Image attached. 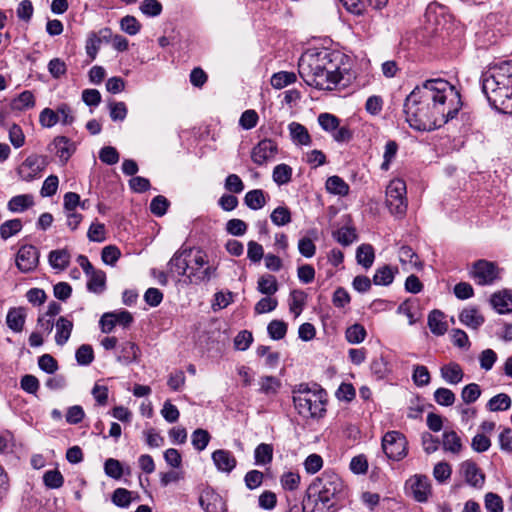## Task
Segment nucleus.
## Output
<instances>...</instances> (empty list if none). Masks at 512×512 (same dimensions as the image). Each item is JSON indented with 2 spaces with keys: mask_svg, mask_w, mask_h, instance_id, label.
<instances>
[{
  "mask_svg": "<svg viewBox=\"0 0 512 512\" xmlns=\"http://www.w3.org/2000/svg\"><path fill=\"white\" fill-rule=\"evenodd\" d=\"M87 288L94 293H101L105 288L106 274L102 270H96L89 276Z\"/></svg>",
  "mask_w": 512,
  "mask_h": 512,
  "instance_id": "41",
  "label": "nucleus"
},
{
  "mask_svg": "<svg viewBox=\"0 0 512 512\" xmlns=\"http://www.w3.org/2000/svg\"><path fill=\"white\" fill-rule=\"evenodd\" d=\"M333 237L341 245L349 246L356 240L357 234L354 228L344 226L335 231Z\"/></svg>",
  "mask_w": 512,
  "mask_h": 512,
  "instance_id": "42",
  "label": "nucleus"
},
{
  "mask_svg": "<svg viewBox=\"0 0 512 512\" xmlns=\"http://www.w3.org/2000/svg\"><path fill=\"white\" fill-rule=\"evenodd\" d=\"M314 491L315 507L322 512H328L345 493L342 479L335 473H324L317 482L310 487Z\"/></svg>",
  "mask_w": 512,
  "mask_h": 512,
  "instance_id": "5",
  "label": "nucleus"
},
{
  "mask_svg": "<svg viewBox=\"0 0 512 512\" xmlns=\"http://www.w3.org/2000/svg\"><path fill=\"white\" fill-rule=\"evenodd\" d=\"M441 444L445 452L452 454H459L463 448L462 440L454 430L444 431Z\"/></svg>",
  "mask_w": 512,
  "mask_h": 512,
  "instance_id": "23",
  "label": "nucleus"
},
{
  "mask_svg": "<svg viewBox=\"0 0 512 512\" xmlns=\"http://www.w3.org/2000/svg\"><path fill=\"white\" fill-rule=\"evenodd\" d=\"M356 259L359 265L365 269H369L375 260V252L373 246L370 244L360 245L356 250Z\"/></svg>",
  "mask_w": 512,
  "mask_h": 512,
  "instance_id": "27",
  "label": "nucleus"
},
{
  "mask_svg": "<svg viewBox=\"0 0 512 512\" xmlns=\"http://www.w3.org/2000/svg\"><path fill=\"white\" fill-rule=\"evenodd\" d=\"M25 320L26 310L23 307L11 308L6 316L7 326L16 333H19L23 330Z\"/></svg>",
  "mask_w": 512,
  "mask_h": 512,
  "instance_id": "21",
  "label": "nucleus"
},
{
  "mask_svg": "<svg viewBox=\"0 0 512 512\" xmlns=\"http://www.w3.org/2000/svg\"><path fill=\"white\" fill-rule=\"evenodd\" d=\"M318 123L323 130L332 133L333 131L337 130L340 121L333 114L321 113L318 116Z\"/></svg>",
  "mask_w": 512,
  "mask_h": 512,
  "instance_id": "54",
  "label": "nucleus"
},
{
  "mask_svg": "<svg viewBox=\"0 0 512 512\" xmlns=\"http://www.w3.org/2000/svg\"><path fill=\"white\" fill-rule=\"evenodd\" d=\"M104 470L106 475L113 479H120L123 475L121 463L113 458H109L105 461Z\"/></svg>",
  "mask_w": 512,
  "mask_h": 512,
  "instance_id": "64",
  "label": "nucleus"
},
{
  "mask_svg": "<svg viewBox=\"0 0 512 512\" xmlns=\"http://www.w3.org/2000/svg\"><path fill=\"white\" fill-rule=\"evenodd\" d=\"M430 373L424 365H414L412 380L418 387L426 386L430 383Z\"/></svg>",
  "mask_w": 512,
  "mask_h": 512,
  "instance_id": "46",
  "label": "nucleus"
},
{
  "mask_svg": "<svg viewBox=\"0 0 512 512\" xmlns=\"http://www.w3.org/2000/svg\"><path fill=\"white\" fill-rule=\"evenodd\" d=\"M482 91L490 105L503 112L512 110V62H502L482 74Z\"/></svg>",
  "mask_w": 512,
  "mask_h": 512,
  "instance_id": "3",
  "label": "nucleus"
},
{
  "mask_svg": "<svg viewBox=\"0 0 512 512\" xmlns=\"http://www.w3.org/2000/svg\"><path fill=\"white\" fill-rule=\"evenodd\" d=\"M270 218L274 225L284 226L291 222V213L287 207L279 206L272 211Z\"/></svg>",
  "mask_w": 512,
  "mask_h": 512,
  "instance_id": "47",
  "label": "nucleus"
},
{
  "mask_svg": "<svg viewBox=\"0 0 512 512\" xmlns=\"http://www.w3.org/2000/svg\"><path fill=\"white\" fill-rule=\"evenodd\" d=\"M244 203L252 210H259L266 204L265 193L261 189H254L246 193Z\"/></svg>",
  "mask_w": 512,
  "mask_h": 512,
  "instance_id": "34",
  "label": "nucleus"
},
{
  "mask_svg": "<svg viewBox=\"0 0 512 512\" xmlns=\"http://www.w3.org/2000/svg\"><path fill=\"white\" fill-rule=\"evenodd\" d=\"M408 485L413 497L418 502H426L431 494V484L427 476L415 475L409 479Z\"/></svg>",
  "mask_w": 512,
  "mask_h": 512,
  "instance_id": "13",
  "label": "nucleus"
},
{
  "mask_svg": "<svg viewBox=\"0 0 512 512\" xmlns=\"http://www.w3.org/2000/svg\"><path fill=\"white\" fill-rule=\"evenodd\" d=\"M493 308L500 314L512 312V291L502 290L494 293L490 299Z\"/></svg>",
  "mask_w": 512,
  "mask_h": 512,
  "instance_id": "18",
  "label": "nucleus"
},
{
  "mask_svg": "<svg viewBox=\"0 0 512 512\" xmlns=\"http://www.w3.org/2000/svg\"><path fill=\"white\" fill-rule=\"evenodd\" d=\"M399 261L406 267H420L421 263L418 260V255L409 246H402L398 252Z\"/></svg>",
  "mask_w": 512,
  "mask_h": 512,
  "instance_id": "40",
  "label": "nucleus"
},
{
  "mask_svg": "<svg viewBox=\"0 0 512 512\" xmlns=\"http://www.w3.org/2000/svg\"><path fill=\"white\" fill-rule=\"evenodd\" d=\"M345 336L349 343L358 344L364 341L366 337V330L362 325L354 324L347 328Z\"/></svg>",
  "mask_w": 512,
  "mask_h": 512,
  "instance_id": "50",
  "label": "nucleus"
},
{
  "mask_svg": "<svg viewBox=\"0 0 512 512\" xmlns=\"http://www.w3.org/2000/svg\"><path fill=\"white\" fill-rule=\"evenodd\" d=\"M121 256V252L115 245H108L102 249V261L110 266H114Z\"/></svg>",
  "mask_w": 512,
  "mask_h": 512,
  "instance_id": "61",
  "label": "nucleus"
},
{
  "mask_svg": "<svg viewBox=\"0 0 512 512\" xmlns=\"http://www.w3.org/2000/svg\"><path fill=\"white\" fill-rule=\"evenodd\" d=\"M255 464L262 466L270 464L273 460V446L271 444L261 443L254 451Z\"/></svg>",
  "mask_w": 512,
  "mask_h": 512,
  "instance_id": "33",
  "label": "nucleus"
},
{
  "mask_svg": "<svg viewBox=\"0 0 512 512\" xmlns=\"http://www.w3.org/2000/svg\"><path fill=\"white\" fill-rule=\"evenodd\" d=\"M75 357H76V361L79 365L87 366V365L91 364L92 361L94 360V352H93L92 346H90L88 344L81 345L76 350Z\"/></svg>",
  "mask_w": 512,
  "mask_h": 512,
  "instance_id": "51",
  "label": "nucleus"
},
{
  "mask_svg": "<svg viewBox=\"0 0 512 512\" xmlns=\"http://www.w3.org/2000/svg\"><path fill=\"white\" fill-rule=\"evenodd\" d=\"M452 474V468L447 462H439L433 468V476L439 483L447 481Z\"/></svg>",
  "mask_w": 512,
  "mask_h": 512,
  "instance_id": "58",
  "label": "nucleus"
},
{
  "mask_svg": "<svg viewBox=\"0 0 512 512\" xmlns=\"http://www.w3.org/2000/svg\"><path fill=\"white\" fill-rule=\"evenodd\" d=\"M43 481L46 487L50 489H57L63 485L64 478L58 470L54 469L48 470L44 473Z\"/></svg>",
  "mask_w": 512,
  "mask_h": 512,
  "instance_id": "52",
  "label": "nucleus"
},
{
  "mask_svg": "<svg viewBox=\"0 0 512 512\" xmlns=\"http://www.w3.org/2000/svg\"><path fill=\"white\" fill-rule=\"evenodd\" d=\"M459 319L464 325L473 329H477L484 323L483 316L480 315L478 310L475 308L463 310L459 316Z\"/></svg>",
  "mask_w": 512,
  "mask_h": 512,
  "instance_id": "32",
  "label": "nucleus"
},
{
  "mask_svg": "<svg viewBox=\"0 0 512 512\" xmlns=\"http://www.w3.org/2000/svg\"><path fill=\"white\" fill-rule=\"evenodd\" d=\"M445 7L438 3H430L425 12V18L428 23L435 26V31L439 30L442 22H445Z\"/></svg>",
  "mask_w": 512,
  "mask_h": 512,
  "instance_id": "25",
  "label": "nucleus"
},
{
  "mask_svg": "<svg viewBox=\"0 0 512 512\" xmlns=\"http://www.w3.org/2000/svg\"><path fill=\"white\" fill-rule=\"evenodd\" d=\"M120 28L129 35H136L141 29V24L134 16L127 15L121 19Z\"/></svg>",
  "mask_w": 512,
  "mask_h": 512,
  "instance_id": "60",
  "label": "nucleus"
},
{
  "mask_svg": "<svg viewBox=\"0 0 512 512\" xmlns=\"http://www.w3.org/2000/svg\"><path fill=\"white\" fill-rule=\"evenodd\" d=\"M212 460L221 472L230 473L237 464L235 456L228 450L219 449L212 453Z\"/></svg>",
  "mask_w": 512,
  "mask_h": 512,
  "instance_id": "17",
  "label": "nucleus"
},
{
  "mask_svg": "<svg viewBox=\"0 0 512 512\" xmlns=\"http://www.w3.org/2000/svg\"><path fill=\"white\" fill-rule=\"evenodd\" d=\"M139 9L148 17H157L162 13L163 7L158 0H143Z\"/></svg>",
  "mask_w": 512,
  "mask_h": 512,
  "instance_id": "49",
  "label": "nucleus"
},
{
  "mask_svg": "<svg viewBox=\"0 0 512 512\" xmlns=\"http://www.w3.org/2000/svg\"><path fill=\"white\" fill-rule=\"evenodd\" d=\"M428 327L436 336L444 335L448 330V323L445 320V314L440 310H432L428 315Z\"/></svg>",
  "mask_w": 512,
  "mask_h": 512,
  "instance_id": "20",
  "label": "nucleus"
},
{
  "mask_svg": "<svg viewBox=\"0 0 512 512\" xmlns=\"http://www.w3.org/2000/svg\"><path fill=\"white\" fill-rule=\"evenodd\" d=\"M22 229V221L20 219H12L5 221L0 226V236L3 240H7L8 238L16 235Z\"/></svg>",
  "mask_w": 512,
  "mask_h": 512,
  "instance_id": "43",
  "label": "nucleus"
},
{
  "mask_svg": "<svg viewBox=\"0 0 512 512\" xmlns=\"http://www.w3.org/2000/svg\"><path fill=\"white\" fill-rule=\"evenodd\" d=\"M289 132L294 143L299 145H309L311 143L308 130L302 124L297 122L290 123Z\"/></svg>",
  "mask_w": 512,
  "mask_h": 512,
  "instance_id": "31",
  "label": "nucleus"
},
{
  "mask_svg": "<svg viewBox=\"0 0 512 512\" xmlns=\"http://www.w3.org/2000/svg\"><path fill=\"white\" fill-rule=\"evenodd\" d=\"M206 264V255L202 251H197L193 256L192 265L189 266L188 277L199 282L209 281L214 276L215 268L211 266L203 268Z\"/></svg>",
  "mask_w": 512,
  "mask_h": 512,
  "instance_id": "10",
  "label": "nucleus"
},
{
  "mask_svg": "<svg viewBox=\"0 0 512 512\" xmlns=\"http://www.w3.org/2000/svg\"><path fill=\"white\" fill-rule=\"evenodd\" d=\"M512 400L506 393H499L493 396L486 404L491 412L507 411L511 408Z\"/></svg>",
  "mask_w": 512,
  "mask_h": 512,
  "instance_id": "29",
  "label": "nucleus"
},
{
  "mask_svg": "<svg viewBox=\"0 0 512 512\" xmlns=\"http://www.w3.org/2000/svg\"><path fill=\"white\" fill-rule=\"evenodd\" d=\"M35 98L31 91H23L12 101V108L15 110H25L34 107Z\"/></svg>",
  "mask_w": 512,
  "mask_h": 512,
  "instance_id": "45",
  "label": "nucleus"
},
{
  "mask_svg": "<svg viewBox=\"0 0 512 512\" xmlns=\"http://www.w3.org/2000/svg\"><path fill=\"white\" fill-rule=\"evenodd\" d=\"M353 63L343 53L322 49L307 51L299 59L298 71L303 81L320 90L347 87L356 79Z\"/></svg>",
  "mask_w": 512,
  "mask_h": 512,
  "instance_id": "2",
  "label": "nucleus"
},
{
  "mask_svg": "<svg viewBox=\"0 0 512 512\" xmlns=\"http://www.w3.org/2000/svg\"><path fill=\"white\" fill-rule=\"evenodd\" d=\"M38 366L42 371L48 374L55 373L59 368L57 360L50 354H43L40 356L38 359Z\"/></svg>",
  "mask_w": 512,
  "mask_h": 512,
  "instance_id": "63",
  "label": "nucleus"
},
{
  "mask_svg": "<svg viewBox=\"0 0 512 512\" xmlns=\"http://www.w3.org/2000/svg\"><path fill=\"white\" fill-rule=\"evenodd\" d=\"M210 441V434L204 429H196L192 434V445L198 451L204 450Z\"/></svg>",
  "mask_w": 512,
  "mask_h": 512,
  "instance_id": "59",
  "label": "nucleus"
},
{
  "mask_svg": "<svg viewBox=\"0 0 512 512\" xmlns=\"http://www.w3.org/2000/svg\"><path fill=\"white\" fill-rule=\"evenodd\" d=\"M462 108L460 92L448 81L436 78L416 86L406 97L403 111L417 131L437 129L456 117Z\"/></svg>",
  "mask_w": 512,
  "mask_h": 512,
  "instance_id": "1",
  "label": "nucleus"
},
{
  "mask_svg": "<svg viewBox=\"0 0 512 512\" xmlns=\"http://www.w3.org/2000/svg\"><path fill=\"white\" fill-rule=\"evenodd\" d=\"M370 369L377 379H383L388 373V363L384 357H376L372 360Z\"/></svg>",
  "mask_w": 512,
  "mask_h": 512,
  "instance_id": "62",
  "label": "nucleus"
},
{
  "mask_svg": "<svg viewBox=\"0 0 512 512\" xmlns=\"http://www.w3.org/2000/svg\"><path fill=\"white\" fill-rule=\"evenodd\" d=\"M440 374L445 382L452 385L460 383L464 376L462 368L455 362L443 365L440 369Z\"/></svg>",
  "mask_w": 512,
  "mask_h": 512,
  "instance_id": "22",
  "label": "nucleus"
},
{
  "mask_svg": "<svg viewBox=\"0 0 512 512\" xmlns=\"http://www.w3.org/2000/svg\"><path fill=\"white\" fill-rule=\"evenodd\" d=\"M192 250L190 248L181 247L178 249L168 263L170 273L184 276L189 270L188 258H190Z\"/></svg>",
  "mask_w": 512,
  "mask_h": 512,
  "instance_id": "14",
  "label": "nucleus"
},
{
  "mask_svg": "<svg viewBox=\"0 0 512 512\" xmlns=\"http://www.w3.org/2000/svg\"><path fill=\"white\" fill-rule=\"evenodd\" d=\"M484 504L488 512H503L502 498L496 493H487L484 498Z\"/></svg>",
  "mask_w": 512,
  "mask_h": 512,
  "instance_id": "53",
  "label": "nucleus"
},
{
  "mask_svg": "<svg viewBox=\"0 0 512 512\" xmlns=\"http://www.w3.org/2000/svg\"><path fill=\"white\" fill-rule=\"evenodd\" d=\"M138 357V346L133 342L127 341L122 344L117 360L127 365L137 361Z\"/></svg>",
  "mask_w": 512,
  "mask_h": 512,
  "instance_id": "28",
  "label": "nucleus"
},
{
  "mask_svg": "<svg viewBox=\"0 0 512 512\" xmlns=\"http://www.w3.org/2000/svg\"><path fill=\"white\" fill-rule=\"evenodd\" d=\"M298 414L306 419L319 420L326 414L327 392L316 383H300L292 389Z\"/></svg>",
  "mask_w": 512,
  "mask_h": 512,
  "instance_id": "4",
  "label": "nucleus"
},
{
  "mask_svg": "<svg viewBox=\"0 0 512 512\" xmlns=\"http://www.w3.org/2000/svg\"><path fill=\"white\" fill-rule=\"evenodd\" d=\"M306 294L301 290H293L289 295V310L298 317L304 307Z\"/></svg>",
  "mask_w": 512,
  "mask_h": 512,
  "instance_id": "39",
  "label": "nucleus"
},
{
  "mask_svg": "<svg viewBox=\"0 0 512 512\" xmlns=\"http://www.w3.org/2000/svg\"><path fill=\"white\" fill-rule=\"evenodd\" d=\"M396 273L397 269L384 265L375 271L373 283L379 286H388L393 282Z\"/></svg>",
  "mask_w": 512,
  "mask_h": 512,
  "instance_id": "30",
  "label": "nucleus"
},
{
  "mask_svg": "<svg viewBox=\"0 0 512 512\" xmlns=\"http://www.w3.org/2000/svg\"><path fill=\"white\" fill-rule=\"evenodd\" d=\"M46 158L44 156L32 154L28 156L18 167V175L24 181H32L40 177L41 172L46 167Z\"/></svg>",
  "mask_w": 512,
  "mask_h": 512,
  "instance_id": "9",
  "label": "nucleus"
},
{
  "mask_svg": "<svg viewBox=\"0 0 512 512\" xmlns=\"http://www.w3.org/2000/svg\"><path fill=\"white\" fill-rule=\"evenodd\" d=\"M499 268L493 262L481 259L473 263L470 277L478 285H491L499 279Z\"/></svg>",
  "mask_w": 512,
  "mask_h": 512,
  "instance_id": "8",
  "label": "nucleus"
},
{
  "mask_svg": "<svg viewBox=\"0 0 512 512\" xmlns=\"http://www.w3.org/2000/svg\"><path fill=\"white\" fill-rule=\"evenodd\" d=\"M39 263V251L33 245H23L16 255V266L23 272L28 273L35 270Z\"/></svg>",
  "mask_w": 512,
  "mask_h": 512,
  "instance_id": "11",
  "label": "nucleus"
},
{
  "mask_svg": "<svg viewBox=\"0 0 512 512\" xmlns=\"http://www.w3.org/2000/svg\"><path fill=\"white\" fill-rule=\"evenodd\" d=\"M326 189L329 193L346 196L349 193L348 184L339 176H331L326 181Z\"/></svg>",
  "mask_w": 512,
  "mask_h": 512,
  "instance_id": "35",
  "label": "nucleus"
},
{
  "mask_svg": "<svg viewBox=\"0 0 512 512\" xmlns=\"http://www.w3.org/2000/svg\"><path fill=\"white\" fill-rule=\"evenodd\" d=\"M258 291L265 295H273L278 291L276 277L270 274L263 275L258 279Z\"/></svg>",
  "mask_w": 512,
  "mask_h": 512,
  "instance_id": "38",
  "label": "nucleus"
},
{
  "mask_svg": "<svg viewBox=\"0 0 512 512\" xmlns=\"http://www.w3.org/2000/svg\"><path fill=\"white\" fill-rule=\"evenodd\" d=\"M296 81V75L293 72L281 71L275 73L271 78V85L275 89H282L289 84H292Z\"/></svg>",
  "mask_w": 512,
  "mask_h": 512,
  "instance_id": "44",
  "label": "nucleus"
},
{
  "mask_svg": "<svg viewBox=\"0 0 512 512\" xmlns=\"http://www.w3.org/2000/svg\"><path fill=\"white\" fill-rule=\"evenodd\" d=\"M51 145L55 154L64 162H67L75 151L74 143L65 136L56 137Z\"/></svg>",
  "mask_w": 512,
  "mask_h": 512,
  "instance_id": "19",
  "label": "nucleus"
},
{
  "mask_svg": "<svg viewBox=\"0 0 512 512\" xmlns=\"http://www.w3.org/2000/svg\"><path fill=\"white\" fill-rule=\"evenodd\" d=\"M292 168L287 164H278L274 167L272 178L273 181L279 185H285L291 181L292 178Z\"/></svg>",
  "mask_w": 512,
  "mask_h": 512,
  "instance_id": "37",
  "label": "nucleus"
},
{
  "mask_svg": "<svg viewBox=\"0 0 512 512\" xmlns=\"http://www.w3.org/2000/svg\"><path fill=\"white\" fill-rule=\"evenodd\" d=\"M407 188L404 180L396 178L386 188V205L391 214L403 217L407 211Z\"/></svg>",
  "mask_w": 512,
  "mask_h": 512,
  "instance_id": "6",
  "label": "nucleus"
},
{
  "mask_svg": "<svg viewBox=\"0 0 512 512\" xmlns=\"http://www.w3.org/2000/svg\"><path fill=\"white\" fill-rule=\"evenodd\" d=\"M481 395L480 386L476 383L466 385L461 392V398L466 404H471L477 401Z\"/></svg>",
  "mask_w": 512,
  "mask_h": 512,
  "instance_id": "55",
  "label": "nucleus"
},
{
  "mask_svg": "<svg viewBox=\"0 0 512 512\" xmlns=\"http://www.w3.org/2000/svg\"><path fill=\"white\" fill-rule=\"evenodd\" d=\"M56 335H55V342L59 346H63L67 343V341L70 338L72 329H73V322L67 319L64 316H61L58 318L56 324Z\"/></svg>",
  "mask_w": 512,
  "mask_h": 512,
  "instance_id": "24",
  "label": "nucleus"
},
{
  "mask_svg": "<svg viewBox=\"0 0 512 512\" xmlns=\"http://www.w3.org/2000/svg\"><path fill=\"white\" fill-rule=\"evenodd\" d=\"M71 255L67 249L52 250L48 255V262L53 269L65 270L70 264Z\"/></svg>",
  "mask_w": 512,
  "mask_h": 512,
  "instance_id": "26",
  "label": "nucleus"
},
{
  "mask_svg": "<svg viewBox=\"0 0 512 512\" xmlns=\"http://www.w3.org/2000/svg\"><path fill=\"white\" fill-rule=\"evenodd\" d=\"M33 205V197L28 194L12 197L8 202V209L11 212H23Z\"/></svg>",
  "mask_w": 512,
  "mask_h": 512,
  "instance_id": "36",
  "label": "nucleus"
},
{
  "mask_svg": "<svg viewBox=\"0 0 512 512\" xmlns=\"http://www.w3.org/2000/svg\"><path fill=\"white\" fill-rule=\"evenodd\" d=\"M168 207L169 201L162 195L155 196L150 203V211L158 217L165 215Z\"/></svg>",
  "mask_w": 512,
  "mask_h": 512,
  "instance_id": "56",
  "label": "nucleus"
},
{
  "mask_svg": "<svg viewBox=\"0 0 512 512\" xmlns=\"http://www.w3.org/2000/svg\"><path fill=\"white\" fill-rule=\"evenodd\" d=\"M460 470L462 474L464 475V478L466 482L475 487V488H482L485 483V475L483 472L479 469L477 464L472 460H466L464 461L461 466Z\"/></svg>",
  "mask_w": 512,
  "mask_h": 512,
  "instance_id": "15",
  "label": "nucleus"
},
{
  "mask_svg": "<svg viewBox=\"0 0 512 512\" xmlns=\"http://www.w3.org/2000/svg\"><path fill=\"white\" fill-rule=\"evenodd\" d=\"M278 153V146L271 139L261 140L251 151V159L257 165H263L272 160Z\"/></svg>",
  "mask_w": 512,
  "mask_h": 512,
  "instance_id": "12",
  "label": "nucleus"
},
{
  "mask_svg": "<svg viewBox=\"0 0 512 512\" xmlns=\"http://www.w3.org/2000/svg\"><path fill=\"white\" fill-rule=\"evenodd\" d=\"M382 448L386 456L399 461L407 455V440L398 431H389L382 438Z\"/></svg>",
  "mask_w": 512,
  "mask_h": 512,
  "instance_id": "7",
  "label": "nucleus"
},
{
  "mask_svg": "<svg viewBox=\"0 0 512 512\" xmlns=\"http://www.w3.org/2000/svg\"><path fill=\"white\" fill-rule=\"evenodd\" d=\"M267 331L273 340L283 339L287 333V324L282 320H272L267 326Z\"/></svg>",
  "mask_w": 512,
  "mask_h": 512,
  "instance_id": "48",
  "label": "nucleus"
},
{
  "mask_svg": "<svg viewBox=\"0 0 512 512\" xmlns=\"http://www.w3.org/2000/svg\"><path fill=\"white\" fill-rule=\"evenodd\" d=\"M505 17L501 14L491 13L486 16L483 22V28L487 29V34L491 32V36H488V41H495L498 35H503L505 32Z\"/></svg>",
  "mask_w": 512,
  "mask_h": 512,
  "instance_id": "16",
  "label": "nucleus"
},
{
  "mask_svg": "<svg viewBox=\"0 0 512 512\" xmlns=\"http://www.w3.org/2000/svg\"><path fill=\"white\" fill-rule=\"evenodd\" d=\"M455 399V394L448 388H438L434 392V400L441 406H451Z\"/></svg>",
  "mask_w": 512,
  "mask_h": 512,
  "instance_id": "57",
  "label": "nucleus"
}]
</instances>
